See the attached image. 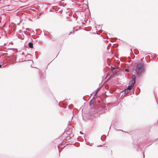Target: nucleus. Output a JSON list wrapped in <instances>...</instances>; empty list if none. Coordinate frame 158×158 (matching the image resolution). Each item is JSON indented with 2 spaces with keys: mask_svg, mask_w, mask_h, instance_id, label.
Here are the masks:
<instances>
[{
  "mask_svg": "<svg viewBox=\"0 0 158 158\" xmlns=\"http://www.w3.org/2000/svg\"><path fill=\"white\" fill-rule=\"evenodd\" d=\"M144 65L143 63H139L137 64L135 72L137 73L138 76H140L144 70Z\"/></svg>",
  "mask_w": 158,
  "mask_h": 158,
  "instance_id": "f257e3e1",
  "label": "nucleus"
},
{
  "mask_svg": "<svg viewBox=\"0 0 158 158\" xmlns=\"http://www.w3.org/2000/svg\"><path fill=\"white\" fill-rule=\"evenodd\" d=\"M106 107L104 105L102 106H100L98 109V111H101L103 112H105L106 111L105 109Z\"/></svg>",
  "mask_w": 158,
  "mask_h": 158,
  "instance_id": "f03ea898",
  "label": "nucleus"
},
{
  "mask_svg": "<svg viewBox=\"0 0 158 158\" xmlns=\"http://www.w3.org/2000/svg\"><path fill=\"white\" fill-rule=\"evenodd\" d=\"M135 83V79L132 80L130 82L129 85L128 86H130V87L131 88H132L133 86L134 85Z\"/></svg>",
  "mask_w": 158,
  "mask_h": 158,
  "instance_id": "7ed1b4c3",
  "label": "nucleus"
},
{
  "mask_svg": "<svg viewBox=\"0 0 158 158\" xmlns=\"http://www.w3.org/2000/svg\"><path fill=\"white\" fill-rule=\"evenodd\" d=\"M132 89V88H131L130 87V86H128L127 88L124 90L125 93L126 94H127Z\"/></svg>",
  "mask_w": 158,
  "mask_h": 158,
  "instance_id": "20e7f679",
  "label": "nucleus"
},
{
  "mask_svg": "<svg viewBox=\"0 0 158 158\" xmlns=\"http://www.w3.org/2000/svg\"><path fill=\"white\" fill-rule=\"evenodd\" d=\"M28 45L30 48H32L33 47V44L31 42H30L29 43Z\"/></svg>",
  "mask_w": 158,
  "mask_h": 158,
  "instance_id": "39448f33",
  "label": "nucleus"
},
{
  "mask_svg": "<svg viewBox=\"0 0 158 158\" xmlns=\"http://www.w3.org/2000/svg\"><path fill=\"white\" fill-rule=\"evenodd\" d=\"M100 89H101V87H98L97 88V90H96L95 94L94 95H95L97 94L98 91Z\"/></svg>",
  "mask_w": 158,
  "mask_h": 158,
  "instance_id": "423d86ee",
  "label": "nucleus"
},
{
  "mask_svg": "<svg viewBox=\"0 0 158 158\" xmlns=\"http://www.w3.org/2000/svg\"><path fill=\"white\" fill-rule=\"evenodd\" d=\"M125 71H126V72H129V69H126L125 70Z\"/></svg>",
  "mask_w": 158,
  "mask_h": 158,
  "instance_id": "0eeeda50",
  "label": "nucleus"
},
{
  "mask_svg": "<svg viewBox=\"0 0 158 158\" xmlns=\"http://www.w3.org/2000/svg\"><path fill=\"white\" fill-rule=\"evenodd\" d=\"M26 30H27V31H29V28H27L26 29Z\"/></svg>",
  "mask_w": 158,
  "mask_h": 158,
  "instance_id": "6e6552de",
  "label": "nucleus"
},
{
  "mask_svg": "<svg viewBox=\"0 0 158 158\" xmlns=\"http://www.w3.org/2000/svg\"><path fill=\"white\" fill-rule=\"evenodd\" d=\"M2 65L0 64V68L2 67Z\"/></svg>",
  "mask_w": 158,
  "mask_h": 158,
  "instance_id": "1a4fd4ad",
  "label": "nucleus"
},
{
  "mask_svg": "<svg viewBox=\"0 0 158 158\" xmlns=\"http://www.w3.org/2000/svg\"><path fill=\"white\" fill-rule=\"evenodd\" d=\"M91 102V101L89 102V103H90Z\"/></svg>",
  "mask_w": 158,
  "mask_h": 158,
  "instance_id": "9d476101",
  "label": "nucleus"
}]
</instances>
